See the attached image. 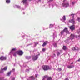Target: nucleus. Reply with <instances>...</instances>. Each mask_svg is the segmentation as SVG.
I'll list each match as a JSON object with an SVG mask.
<instances>
[{"label": "nucleus", "instance_id": "obj_12", "mask_svg": "<svg viewBox=\"0 0 80 80\" xmlns=\"http://www.w3.org/2000/svg\"><path fill=\"white\" fill-rule=\"evenodd\" d=\"M35 79V78L34 76H32L30 77L29 78V79H28V80H34Z\"/></svg>", "mask_w": 80, "mask_h": 80}, {"label": "nucleus", "instance_id": "obj_15", "mask_svg": "<svg viewBox=\"0 0 80 80\" xmlns=\"http://www.w3.org/2000/svg\"><path fill=\"white\" fill-rule=\"evenodd\" d=\"M47 43H48V42L47 41L44 42L42 44V47H45Z\"/></svg>", "mask_w": 80, "mask_h": 80}, {"label": "nucleus", "instance_id": "obj_1", "mask_svg": "<svg viewBox=\"0 0 80 80\" xmlns=\"http://www.w3.org/2000/svg\"><path fill=\"white\" fill-rule=\"evenodd\" d=\"M76 35H75L74 34H72L71 35L70 37L68 38L67 40H66L65 41V43H69V42H70L72 40H73V39H74V38L75 37Z\"/></svg>", "mask_w": 80, "mask_h": 80}, {"label": "nucleus", "instance_id": "obj_39", "mask_svg": "<svg viewBox=\"0 0 80 80\" xmlns=\"http://www.w3.org/2000/svg\"><path fill=\"white\" fill-rule=\"evenodd\" d=\"M78 62H80V59H79L78 60Z\"/></svg>", "mask_w": 80, "mask_h": 80}, {"label": "nucleus", "instance_id": "obj_45", "mask_svg": "<svg viewBox=\"0 0 80 80\" xmlns=\"http://www.w3.org/2000/svg\"><path fill=\"white\" fill-rule=\"evenodd\" d=\"M54 35H55V34L53 33V36H54Z\"/></svg>", "mask_w": 80, "mask_h": 80}, {"label": "nucleus", "instance_id": "obj_16", "mask_svg": "<svg viewBox=\"0 0 80 80\" xmlns=\"http://www.w3.org/2000/svg\"><path fill=\"white\" fill-rule=\"evenodd\" d=\"M68 67L69 68H73V67H74V66H73V65H70V66H68Z\"/></svg>", "mask_w": 80, "mask_h": 80}, {"label": "nucleus", "instance_id": "obj_38", "mask_svg": "<svg viewBox=\"0 0 80 80\" xmlns=\"http://www.w3.org/2000/svg\"><path fill=\"white\" fill-rule=\"evenodd\" d=\"M65 80H68V78H66Z\"/></svg>", "mask_w": 80, "mask_h": 80}, {"label": "nucleus", "instance_id": "obj_17", "mask_svg": "<svg viewBox=\"0 0 80 80\" xmlns=\"http://www.w3.org/2000/svg\"><path fill=\"white\" fill-rule=\"evenodd\" d=\"M47 77V76H45L43 77V78L42 80H45L46 78Z\"/></svg>", "mask_w": 80, "mask_h": 80}, {"label": "nucleus", "instance_id": "obj_46", "mask_svg": "<svg viewBox=\"0 0 80 80\" xmlns=\"http://www.w3.org/2000/svg\"><path fill=\"white\" fill-rule=\"evenodd\" d=\"M29 1H32V0H29Z\"/></svg>", "mask_w": 80, "mask_h": 80}, {"label": "nucleus", "instance_id": "obj_22", "mask_svg": "<svg viewBox=\"0 0 80 80\" xmlns=\"http://www.w3.org/2000/svg\"><path fill=\"white\" fill-rule=\"evenodd\" d=\"M62 20L63 21H65V20H66V18H65V16H64L62 17Z\"/></svg>", "mask_w": 80, "mask_h": 80}, {"label": "nucleus", "instance_id": "obj_40", "mask_svg": "<svg viewBox=\"0 0 80 80\" xmlns=\"http://www.w3.org/2000/svg\"><path fill=\"white\" fill-rule=\"evenodd\" d=\"M28 71H29V70H28V69H27V70H26V72H28Z\"/></svg>", "mask_w": 80, "mask_h": 80}, {"label": "nucleus", "instance_id": "obj_37", "mask_svg": "<svg viewBox=\"0 0 80 80\" xmlns=\"http://www.w3.org/2000/svg\"><path fill=\"white\" fill-rule=\"evenodd\" d=\"M58 70H59V71H61V70H62V69L61 68H58Z\"/></svg>", "mask_w": 80, "mask_h": 80}, {"label": "nucleus", "instance_id": "obj_14", "mask_svg": "<svg viewBox=\"0 0 80 80\" xmlns=\"http://www.w3.org/2000/svg\"><path fill=\"white\" fill-rule=\"evenodd\" d=\"M27 0H23L22 2L23 3V4H27Z\"/></svg>", "mask_w": 80, "mask_h": 80}, {"label": "nucleus", "instance_id": "obj_20", "mask_svg": "<svg viewBox=\"0 0 80 80\" xmlns=\"http://www.w3.org/2000/svg\"><path fill=\"white\" fill-rule=\"evenodd\" d=\"M10 80H15V78L13 77H11L9 79Z\"/></svg>", "mask_w": 80, "mask_h": 80}, {"label": "nucleus", "instance_id": "obj_21", "mask_svg": "<svg viewBox=\"0 0 80 80\" xmlns=\"http://www.w3.org/2000/svg\"><path fill=\"white\" fill-rule=\"evenodd\" d=\"M14 7H16V8H20V6L17 5H15Z\"/></svg>", "mask_w": 80, "mask_h": 80}, {"label": "nucleus", "instance_id": "obj_19", "mask_svg": "<svg viewBox=\"0 0 80 80\" xmlns=\"http://www.w3.org/2000/svg\"><path fill=\"white\" fill-rule=\"evenodd\" d=\"M6 3L8 4L10 3V0H7L6 1Z\"/></svg>", "mask_w": 80, "mask_h": 80}, {"label": "nucleus", "instance_id": "obj_23", "mask_svg": "<svg viewBox=\"0 0 80 80\" xmlns=\"http://www.w3.org/2000/svg\"><path fill=\"white\" fill-rule=\"evenodd\" d=\"M26 58L27 59H30L31 57L30 56H26Z\"/></svg>", "mask_w": 80, "mask_h": 80}, {"label": "nucleus", "instance_id": "obj_29", "mask_svg": "<svg viewBox=\"0 0 80 80\" xmlns=\"http://www.w3.org/2000/svg\"><path fill=\"white\" fill-rule=\"evenodd\" d=\"M63 50H66V49H67V47L65 46H64L63 48Z\"/></svg>", "mask_w": 80, "mask_h": 80}, {"label": "nucleus", "instance_id": "obj_35", "mask_svg": "<svg viewBox=\"0 0 80 80\" xmlns=\"http://www.w3.org/2000/svg\"><path fill=\"white\" fill-rule=\"evenodd\" d=\"M42 51H43V52H44V51H45V48L42 49Z\"/></svg>", "mask_w": 80, "mask_h": 80}, {"label": "nucleus", "instance_id": "obj_31", "mask_svg": "<svg viewBox=\"0 0 80 80\" xmlns=\"http://www.w3.org/2000/svg\"><path fill=\"white\" fill-rule=\"evenodd\" d=\"M77 33L78 34H80V30H78V31L77 32Z\"/></svg>", "mask_w": 80, "mask_h": 80}, {"label": "nucleus", "instance_id": "obj_41", "mask_svg": "<svg viewBox=\"0 0 80 80\" xmlns=\"http://www.w3.org/2000/svg\"><path fill=\"white\" fill-rule=\"evenodd\" d=\"M60 52L61 53H62V51L60 50Z\"/></svg>", "mask_w": 80, "mask_h": 80}, {"label": "nucleus", "instance_id": "obj_18", "mask_svg": "<svg viewBox=\"0 0 80 80\" xmlns=\"http://www.w3.org/2000/svg\"><path fill=\"white\" fill-rule=\"evenodd\" d=\"M75 38H78V39H80V34L79 36H78L76 35Z\"/></svg>", "mask_w": 80, "mask_h": 80}, {"label": "nucleus", "instance_id": "obj_8", "mask_svg": "<svg viewBox=\"0 0 80 80\" xmlns=\"http://www.w3.org/2000/svg\"><path fill=\"white\" fill-rule=\"evenodd\" d=\"M42 67L44 70H48L49 68V66H43Z\"/></svg>", "mask_w": 80, "mask_h": 80}, {"label": "nucleus", "instance_id": "obj_7", "mask_svg": "<svg viewBox=\"0 0 80 80\" xmlns=\"http://www.w3.org/2000/svg\"><path fill=\"white\" fill-rule=\"evenodd\" d=\"M7 70V67L6 66L3 69L1 68L0 73H3V71H6Z\"/></svg>", "mask_w": 80, "mask_h": 80}, {"label": "nucleus", "instance_id": "obj_48", "mask_svg": "<svg viewBox=\"0 0 80 80\" xmlns=\"http://www.w3.org/2000/svg\"><path fill=\"white\" fill-rule=\"evenodd\" d=\"M24 37V36H22V37Z\"/></svg>", "mask_w": 80, "mask_h": 80}, {"label": "nucleus", "instance_id": "obj_49", "mask_svg": "<svg viewBox=\"0 0 80 80\" xmlns=\"http://www.w3.org/2000/svg\"><path fill=\"white\" fill-rule=\"evenodd\" d=\"M61 20H62V19H61Z\"/></svg>", "mask_w": 80, "mask_h": 80}, {"label": "nucleus", "instance_id": "obj_2", "mask_svg": "<svg viewBox=\"0 0 80 80\" xmlns=\"http://www.w3.org/2000/svg\"><path fill=\"white\" fill-rule=\"evenodd\" d=\"M63 7H68L69 6V2L67 0H64L62 4Z\"/></svg>", "mask_w": 80, "mask_h": 80}, {"label": "nucleus", "instance_id": "obj_42", "mask_svg": "<svg viewBox=\"0 0 80 80\" xmlns=\"http://www.w3.org/2000/svg\"><path fill=\"white\" fill-rule=\"evenodd\" d=\"M73 64V63L72 62L71 63V65H72V64Z\"/></svg>", "mask_w": 80, "mask_h": 80}, {"label": "nucleus", "instance_id": "obj_26", "mask_svg": "<svg viewBox=\"0 0 80 80\" xmlns=\"http://www.w3.org/2000/svg\"><path fill=\"white\" fill-rule=\"evenodd\" d=\"M53 27V24H50L49 26V28H52Z\"/></svg>", "mask_w": 80, "mask_h": 80}, {"label": "nucleus", "instance_id": "obj_36", "mask_svg": "<svg viewBox=\"0 0 80 80\" xmlns=\"http://www.w3.org/2000/svg\"><path fill=\"white\" fill-rule=\"evenodd\" d=\"M38 44V42H36L35 43V46H36V45H37Z\"/></svg>", "mask_w": 80, "mask_h": 80}, {"label": "nucleus", "instance_id": "obj_3", "mask_svg": "<svg viewBox=\"0 0 80 80\" xmlns=\"http://www.w3.org/2000/svg\"><path fill=\"white\" fill-rule=\"evenodd\" d=\"M15 50H16V48L12 49L11 51L10 52V55H12L13 53H14L13 54V56L16 57L17 55V52H15Z\"/></svg>", "mask_w": 80, "mask_h": 80}, {"label": "nucleus", "instance_id": "obj_44", "mask_svg": "<svg viewBox=\"0 0 80 80\" xmlns=\"http://www.w3.org/2000/svg\"><path fill=\"white\" fill-rule=\"evenodd\" d=\"M25 12H23V14H25Z\"/></svg>", "mask_w": 80, "mask_h": 80}, {"label": "nucleus", "instance_id": "obj_11", "mask_svg": "<svg viewBox=\"0 0 80 80\" xmlns=\"http://www.w3.org/2000/svg\"><path fill=\"white\" fill-rule=\"evenodd\" d=\"M7 59V58L6 57H4L3 56H2L0 57V60H5Z\"/></svg>", "mask_w": 80, "mask_h": 80}, {"label": "nucleus", "instance_id": "obj_9", "mask_svg": "<svg viewBox=\"0 0 80 80\" xmlns=\"http://www.w3.org/2000/svg\"><path fill=\"white\" fill-rule=\"evenodd\" d=\"M17 53H18V55H20V56H21L22 55H23V52L22 51H18L17 52Z\"/></svg>", "mask_w": 80, "mask_h": 80}, {"label": "nucleus", "instance_id": "obj_28", "mask_svg": "<svg viewBox=\"0 0 80 80\" xmlns=\"http://www.w3.org/2000/svg\"><path fill=\"white\" fill-rule=\"evenodd\" d=\"M53 45L54 47H57V44L56 43H55L54 44H53Z\"/></svg>", "mask_w": 80, "mask_h": 80}, {"label": "nucleus", "instance_id": "obj_33", "mask_svg": "<svg viewBox=\"0 0 80 80\" xmlns=\"http://www.w3.org/2000/svg\"><path fill=\"white\" fill-rule=\"evenodd\" d=\"M72 50H75V48H72Z\"/></svg>", "mask_w": 80, "mask_h": 80}, {"label": "nucleus", "instance_id": "obj_13", "mask_svg": "<svg viewBox=\"0 0 80 80\" xmlns=\"http://www.w3.org/2000/svg\"><path fill=\"white\" fill-rule=\"evenodd\" d=\"M70 28L72 31H73L74 30H75V25H73L72 26H71L70 27Z\"/></svg>", "mask_w": 80, "mask_h": 80}, {"label": "nucleus", "instance_id": "obj_5", "mask_svg": "<svg viewBox=\"0 0 80 80\" xmlns=\"http://www.w3.org/2000/svg\"><path fill=\"white\" fill-rule=\"evenodd\" d=\"M65 32H66L67 33H69V32L68 31V29L67 28H65L63 31H61V35H63L64 33H65Z\"/></svg>", "mask_w": 80, "mask_h": 80}, {"label": "nucleus", "instance_id": "obj_34", "mask_svg": "<svg viewBox=\"0 0 80 80\" xmlns=\"http://www.w3.org/2000/svg\"><path fill=\"white\" fill-rule=\"evenodd\" d=\"M78 22H80V18H78Z\"/></svg>", "mask_w": 80, "mask_h": 80}, {"label": "nucleus", "instance_id": "obj_47", "mask_svg": "<svg viewBox=\"0 0 80 80\" xmlns=\"http://www.w3.org/2000/svg\"><path fill=\"white\" fill-rule=\"evenodd\" d=\"M50 0V1H53V0Z\"/></svg>", "mask_w": 80, "mask_h": 80}, {"label": "nucleus", "instance_id": "obj_43", "mask_svg": "<svg viewBox=\"0 0 80 80\" xmlns=\"http://www.w3.org/2000/svg\"><path fill=\"white\" fill-rule=\"evenodd\" d=\"M31 44H29L28 45H28H31Z\"/></svg>", "mask_w": 80, "mask_h": 80}, {"label": "nucleus", "instance_id": "obj_4", "mask_svg": "<svg viewBox=\"0 0 80 80\" xmlns=\"http://www.w3.org/2000/svg\"><path fill=\"white\" fill-rule=\"evenodd\" d=\"M40 56V53L39 52H38L37 53V55L36 56H33L32 58L33 60H37L38 58V57Z\"/></svg>", "mask_w": 80, "mask_h": 80}, {"label": "nucleus", "instance_id": "obj_32", "mask_svg": "<svg viewBox=\"0 0 80 80\" xmlns=\"http://www.w3.org/2000/svg\"><path fill=\"white\" fill-rule=\"evenodd\" d=\"M75 48V50H78V47H76Z\"/></svg>", "mask_w": 80, "mask_h": 80}, {"label": "nucleus", "instance_id": "obj_27", "mask_svg": "<svg viewBox=\"0 0 80 80\" xmlns=\"http://www.w3.org/2000/svg\"><path fill=\"white\" fill-rule=\"evenodd\" d=\"M39 76H39V75H38V74H36L35 75V77H36V78H37V77H39Z\"/></svg>", "mask_w": 80, "mask_h": 80}, {"label": "nucleus", "instance_id": "obj_30", "mask_svg": "<svg viewBox=\"0 0 80 80\" xmlns=\"http://www.w3.org/2000/svg\"><path fill=\"white\" fill-rule=\"evenodd\" d=\"M60 52H57V54L58 55V56L60 55Z\"/></svg>", "mask_w": 80, "mask_h": 80}, {"label": "nucleus", "instance_id": "obj_6", "mask_svg": "<svg viewBox=\"0 0 80 80\" xmlns=\"http://www.w3.org/2000/svg\"><path fill=\"white\" fill-rule=\"evenodd\" d=\"M74 15H75V14H71V16H72V17L73 19H72L69 20V22L70 23H72V24L75 23V19H74V18H73V17H74Z\"/></svg>", "mask_w": 80, "mask_h": 80}, {"label": "nucleus", "instance_id": "obj_10", "mask_svg": "<svg viewBox=\"0 0 80 80\" xmlns=\"http://www.w3.org/2000/svg\"><path fill=\"white\" fill-rule=\"evenodd\" d=\"M14 71H15V69H12V71H11L8 72L7 73V76H9L10 75H11V73H12V72H14Z\"/></svg>", "mask_w": 80, "mask_h": 80}, {"label": "nucleus", "instance_id": "obj_25", "mask_svg": "<svg viewBox=\"0 0 80 80\" xmlns=\"http://www.w3.org/2000/svg\"><path fill=\"white\" fill-rule=\"evenodd\" d=\"M76 2L75 1L72 2V5H74L75 4Z\"/></svg>", "mask_w": 80, "mask_h": 80}, {"label": "nucleus", "instance_id": "obj_24", "mask_svg": "<svg viewBox=\"0 0 80 80\" xmlns=\"http://www.w3.org/2000/svg\"><path fill=\"white\" fill-rule=\"evenodd\" d=\"M47 80H52V78L49 77L47 78Z\"/></svg>", "mask_w": 80, "mask_h": 80}]
</instances>
